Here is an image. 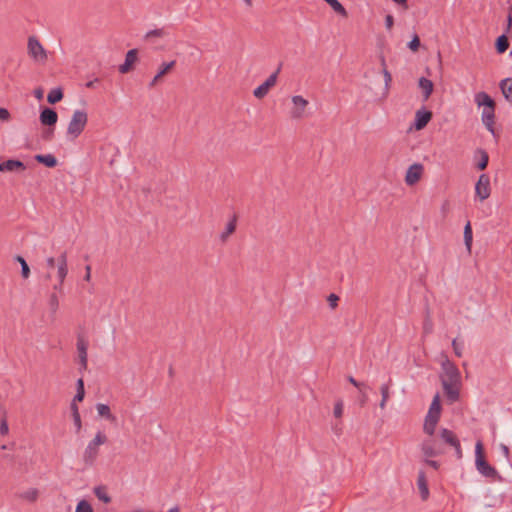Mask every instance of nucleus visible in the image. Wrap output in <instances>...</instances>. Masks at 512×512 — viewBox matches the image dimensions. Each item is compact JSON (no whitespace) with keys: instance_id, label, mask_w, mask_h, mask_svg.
Instances as JSON below:
<instances>
[{"instance_id":"f257e3e1","label":"nucleus","mask_w":512,"mask_h":512,"mask_svg":"<svg viewBox=\"0 0 512 512\" xmlns=\"http://www.w3.org/2000/svg\"><path fill=\"white\" fill-rule=\"evenodd\" d=\"M440 381L447 399L454 403L460 397V389L462 386L461 373L458 367L444 356L441 361Z\"/></svg>"},{"instance_id":"f03ea898","label":"nucleus","mask_w":512,"mask_h":512,"mask_svg":"<svg viewBox=\"0 0 512 512\" xmlns=\"http://www.w3.org/2000/svg\"><path fill=\"white\" fill-rule=\"evenodd\" d=\"M47 273L45 275L46 280L52 279V270H56L57 283L53 286L55 291L59 293L63 292V284L68 275V259L67 252L63 251L58 258L48 257L46 259Z\"/></svg>"},{"instance_id":"7ed1b4c3","label":"nucleus","mask_w":512,"mask_h":512,"mask_svg":"<svg viewBox=\"0 0 512 512\" xmlns=\"http://www.w3.org/2000/svg\"><path fill=\"white\" fill-rule=\"evenodd\" d=\"M475 103L478 107H483L481 119L484 126L489 132L494 134L495 123V102L486 92H478L475 94Z\"/></svg>"},{"instance_id":"20e7f679","label":"nucleus","mask_w":512,"mask_h":512,"mask_svg":"<svg viewBox=\"0 0 512 512\" xmlns=\"http://www.w3.org/2000/svg\"><path fill=\"white\" fill-rule=\"evenodd\" d=\"M107 441L108 438L104 432L98 431L95 434L94 438L88 442L87 446L82 452L81 461L84 467L89 468L95 464L99 456L100 446L105 444Z\"/></svg>"},{"instance_id":"39448f33","label":"nucleus","mask_w":512,"mask_h":512,"mask_svg":"<svg viewBox=\"0 0 512 512\" xmlns=\"http://www.w3.org/2000/svg\"><path fill=\"white\" fill-rule=\"evenodd\" d=\"M475 465L478 472L484 477L491 478L493 480L501 479L497 470L486 461L481 441H477L475 445Z\"/></svg>"},{"instance_id":"423d86ee","label":"nucleus","mask_w":512,"mask_h":512,"mask_svg":"<svg viewBox=\"0 0 512 512\" xmlns=\"http://www.w3.org/2000/svg\"><path fill=\"white\" fill-rule=\"evenodd\" d=\"M88 122V114L84 110H75L67 127V137L75 140L84 131Z\"/></svg>"},{"instance_id":"0eeeda50","label":"nucleus","mask_w":512,"mask_h":512,"mask_svg":"<svg viewBox=\"0 0 512 512\" xmlns=\"http://www.w3.org/2000/svg\"><path fill=\"white\" fill-rule=\"evenodd\" d=\"M309 101L301 95L291 97V107L289 109V118L293 121H299L308 116L307 109Z\"/></svg>"},{"instance_id":"6e6552de","label":"nucleus","mask_w":512,"mask_h":512,"mask_svg":"<svg viewBox=\"0 0 512 512\" xmlns=\"http://www.w3.org/2000/svg\"><path fill=\"white\" fill-rule=\"evenodd\" d=\"M28 55L38 63H45L47 53L40 41L35 36H30L27 43Z\"/></svg>"},{"instance_id":"1a4fd4ad","label":"nucleus","mask_w":512,"mask_h":512,"mask_svg":"<svg viewBox=\"0 0 512 512\" xmlns=\"http://www.w3.org/2000/svg\"><path fill=\"white\" fill-rule=\"evenodd\" d=\"M420 448L426 458L437 457L444 453L442 446L433 438L425 439Z\"/></svg>"},{"instance_id":"9d476101","label":"nucleus","mask_w":512,"mask_h":512,"mask_svg":"<svg viewBox=\"0 0 512 512\" xmlns=\"http://www.w3.org/2000/svg\"><path fill=\"white\" fill-rule=\"evenodd\" d=\"M279 71L280 68L272 73L261 85L254 89L253 95L255 98L263 99L269 93L270 89L276 85Z\"/></svg>"},{"instance_id":"9b49d317","label":"nucleus","mask_w":512,"mask_h":512,"mask_svg":"<svg viewBox=\"0 0 512 512\" xmlns=\"http://www.w3.org/2000/svg\"><path fill=\"white\" fill-rule=\"evenodd\" d=\"M424 174V166L421 163H413L410 165L405 174V183L407 186L417 184Z\"/></svg>"},{"instance_id":"f8f14e48","label":"nucleus","mask_w":512,"mask_h":512,"mask_svg":"<svg viewBox=\"0 0 512 512\" xmlns=\"http://www.w3.org/2000/svg\"><path fill=\"white\" fill-rule=\"evenodd\" d=\"M440 437L446 444L452 446L455 450L456 457L461 459L463 456L462 448L459 439L455 433L449 429L443 428L440 431Z\"/></svg>"},{"instance_id":"ddd939ff","label":"nucleus","mask_w":512,"mask_h":512,"mask_svg":"<svg viewBox=\"0 0 512 512\" xmlns=\"http://www.w3.org/2000/svg\"><path fill=\"white\" fill-rule=\"evenodd\" d=\"M476 196L481 200H486L491 193L490 178L487 174H481L475 185Z\"/></svg>"},{"instance_id":"4468645a","label":"nucleus","mask_w":512,"mask_h":512,"mask_svg":"<svg viewBox=\"0 0 512 512\" xmlns=\"http://www.w3.org/2000/svg\"><path fill=\"white\" fill-rule=\"evenodd\" d=\"M432 119V112L426 109H419L415 113L414 128L420 131L426 127Z\"/></svg>"},{"instance_id":"2eb2a0df","label":"nucleus","mask_w":512,"mask_h":512,"mask_svg":"<svg viewBox=\"0 0 512 512\" xmlns=\"http://www.w3.org/2000/svg\"><path fill=\"white\" fill-rule=\"evenodd\" d=\"M175 65H176L175 60H172L170 62H163L159 66V70H158L157 74L153 77V79L150 81L148 86L150 88L155 87L159 83L161 78L164 77L165 75H167L175 67Z\"/></svg>"},{"instance_id":"dca6fc26","label":"nucleus","mask_w":512,"mask_h":512,"mask_svg":"<svg viewBox=\"0 0 512 512\" xmlns=\"http://www.w3.org/2000/svg\"><path fill=\"white\" fill-rule=\"evenodd\" d=\"M138 60V50L137 49H131L126 53L125 61L123 64L119 66V72L122 74L128 73L131 69L133 64L136 63Z\"/></svg>"},{"instance_id":"f3484780","label":"nucleus","mask_w":512,"mask_h":512,"mask_svg":"<svg viewBox=\"0 0 512 512\" xmlns=\"http://www.w3.org/2000/svg\"><path fill=\"white\" fill-rule=\"evenodd\" d=\"M25 169V164L20 160L9 159L0 163V172H21Z\"/></svg>"},{"instance_id":"a211bd4d","label":"nucleus","mask_w":512,"mask_h":512,"mask_svg":"<svg viewBox=\"0 0 512 512\" xmlns=\"http://www.w3.org/2000/svg\"><path fill=\"white\" fill-rule=\"evenodd\" d=\"M40 122L45 126H54L58 121V114L51 108H44L40 112Z\"/></svg>"},{"instance_id":"6ab92c4d","label":"nucleus","mask_w":512,"mask_h":512,"mask_svg":"<svg viewBox=\"0 0 512 512\" xmlns=\"http://www.w3.org/2000/svg\"><path fill=\"white\" fill-rule=\"evenodd\" d=\"M77 351L80 362V370H86L88 365L87 343L83 339H78Z\"/></svg>"},{"instance_id":"aec40b11","label":"nucleus","mask_w":512,"mask_h":512,"mask_svg":"<svg viewBox=\"0 0 512 512\" xmlns=\"http://www.w3.org/2000/svg\"><path fill=\"white\" fill-rule=\"evenodd\" d=\"M417 486L420 491L422 500H426L429 496V489L427 485L426 475L424 471H419L417 478Z\"/></svg>"},{"instance_id":"412c9836","label":"nucleus","mask_w":512,"mask_h":512,"mask_svg":"<svg viewBox=\"0 0 512 512\" xmlns=\"http://www.w3.org/2000/svg\"><path fill=\"white\" fill-rule=\"evenodd\" d=\"M418 85L422 90L424 100H427L433 92V82L425 77H421L418 81Z\"/></svg>"},{"instance_id":"4be33fe9","label":"nucleus","mask_w":512,"mask_h":512,"mask_svg":"<svg viewBox=\"0 0 512 512\" xmlns=\"http://www.w3.org/2000/svg\"><path fill=\"white\" fill-rule=\"evenodd\" d=\"M439 419L440 418L436 417H425L423 430L429 436V438H432V436L434 435Z\"/></svg>"},{"instance_id":"5701e85b","label":"nucleus","mask_w":512,"mask_h":512,"mask_svg":"<svg viewBox=\"0 0 512 512\" xmlns=\"http://www.w3.org/2000/svg\"><path fill=\"white\" fill-rule=\"evenodd\" d=\"M39 490L37 488H28L25 491L19 493L18 497L29 503H34L39 498Z\"/></svg>"},{"instance_id":"b1692460","label":"nucleus","mask_w":512,"mask_h":512,"mask_svg":"<svg viewBox=\"0 0 512 512\" xmlns=\"http://www.w3.org/2000/svg\"><path fill=\"white\" fill-rule=\"evenodd\" d=\"M440 415H441L440 396H439V394H436L433 397L432 403L429 407V410H428V413L426 416L440 418Z\"/></svg>"},{"instance_id":"393cba45","label":"nucleus","mask_w":512,"mask_h":512,"mask_svg":"<svg viewBox=\"0 0 512 512\" xmlns=\"http://www.w3.org/2000/svg\"><path fill=\"white\" fill-rule=\"evenodd\" d=\"M500 89L504 98L512 102V78H505L500 82Z\"/></svg>"},{"instance_id":"a878e982","label":"nucleus","mask_w":512,"mask_h":512,"mask_svg":"<svg viewBox=\"0 0 512 512\" xmlns=\"http://www.w3.org/2000/svg\"><path fill=\"white\" fill-rule=\"evenodd\" d=\"M391 383H392V380L389 379V381L387 383H384L380 386V393H381L382 399L379 403V407L381 409H385L386 404L389 400Z\"/></svg>"},{"instance_id":"bb28decb","label":"nucleus","mask_w":512,"mask_h":512,"mask_svg":"<svg viewBox=\"0 0 512 512\" xmlns=\"http://www.w3.org/2000/svg\"><path fill=\"white\" fill-rule=\"evenodd\" d=\"M35 160L49 168L55 167L57 165V159L52 154H38L35 156Z\"/></svg>"},{"instance_id":"cd10ccee","label":"nucleus","mask_w":512,"mask_h":512,"mask_svg":"<svg viewBox=\"0 0 512 512\" xmlns=\"http://www.w3.org/2000/svg\"><path fill=\"white\" fill-rule=\"evenodd\" d=\"M57 292L58 291H55L53 289V292L49 295V298H48V307H49L52 317H55V315L59 309V305H60Z\"/></svg>"},{"instance_id":"c85d7f7f","label":"nucleus","mask_w":512,"mask_h":512,"mask_svg":"<svg viewBox=\"0 0 512 512\" xmlns=\"http://www.w3.org/2000/svg\"><path fill=\"white\" fill-rule=\"evenodd\" d=\"M97 413L100 417H103L109 421H115V416L111 413V409L107 404L98 403L96 405Z\"/></svg>"},{"instance_id":"c756f323","label":"nucleus","mask_w":512,"mask_h":512,"mask_svg":"<svg viewBox=\"0 0 512 512\" xmlns=\"http://www.w3.org/2000/svg\"><path fill=\"white\" fill-rule=\"evenodd\" d=\"M236 230V218L233 217L227 225L225 230L221 233L220 239L222 242H226L230 235H232Z\"/></svg>"},{"instance_id":"7c9ffc66","label":"nucleus","mask_w":512,"mask_h":512,"mask_svg":"<svg viewBox=\"0 0 512 512\" xmlns=\"http://www.w3.org/2000/svg\"><path fill=\"white\" fill-rule=\"evenodd\" d=\"M472 240L473 234L471 224L470 222H467L464 227V243L469 253L471 252Z\"/></svg>"},{"instance_id":"2f4dec72","label":"nucleus","mask_w":512,"mask_h":512,"mask_svg":"<svg viewBox=\"0 0 512 512\" xmlns=\"http://www.w3.org/2000/svg\"><path fill=\"white\" fill-rule=\"evenodd\" d=\"M324 1L326 3H328L337 14H339L343 17L348 16L347 10L344 8V6L338 0H324Z\"/></svg>"},{"instance_id":"473e14b6","label":"nucleus","mask_w":512,"mask_h":512,"mask_svg":"<svg viewBox=\"0 0 512 512\" xmlns=\"http://www.w3.org/2000/svg\"><path fill=\"white\" fill-rule=\"evenodd\" d=\"M95 496L104 503H110L111 497L108 495L106 488L103 486H98L94 488Z\"/></svg>"},{"instance_id":"72a5a7b5","label":"nucleus","mask_w":512,"mask_h":512,"mask_svg":"<svg viewBox=\"0 0 512 512\" xmlns=\"http://www.w3.org/2000/svg\"><path fill=\"white\" fill-rule=\"evenodd\" d=\"M63 98V92L60 88L52 89L47 96V101L50 104H55L59 101H61Z\"/></svg>"},{"instance_id":"f704fd0d","label":"nucleus","mask_w":512,"mask_h":512,"mask_svg":"<svg viewBox=\"0 0 512 512\" xmlns=\"http://www.w3.org/2000/svg\"><path fill=\"white\" fill-rule=\"evenodd\" d=\"M509 46L508 38L505 35H501L496 40V49L498 53H504Z\"/></svg>"},{"instance_id":"c9c22d12","label":"nucleus","mask_w":512,"mask_h":512,"mask_svg":"<svg viewBox=\"0 0 512 512\" xmlns=\"http://www.w3.org/2000/svg\"><path fill=\"white\" fill-rule=\"evenodd\" d=\"M15 260L21 265V275L24 279H28L30 276V268L26 262V260L22 256H16Z\"/></svg>"},{"instance_id":"e433bc0d","label":"nucleus","mask_w":512,"mask_h":512,"mask_svg":"<svg viewBox=\"0 0 512 512\" xmlns=\"http://www.w3.org/2000/svg\"><path fill=\"white\" fill-rule=\"evenodd\" d=\"M84 396H85L84 381L82 378H80L77 381V393L74 396V402L83 401Z\"/></svg>"},{"instance_id":"4c0bfd02","label":"nucleus","mask_w":512,"mask_h":512,"mask_svg":"<svg viewBox=\"0 0 512 512\" xmlns=\"http://www.w3.org/2000/svg\"><path fill=\"white\" fill-rule=\"evenodd\" d=\"M477 153L480 155V161L477 163V168L479 170L486 169L489 161V156L486 151L479 149Z\"/></svg>"},{"instance_id":"58836bf2","label":"nucleus","mask_w":512,"mask_h":512,"mask_svg":"<svg viewBox=\"0 0 512 512\" xmlns=\"http://www.w3.org/2000/svg\"><path fill=\"white\" fill-rule=\"evenodd\" d=\"M75 512H93L92 506L86 500H81L77 504Z\"/></svg>"},{"instance_id":"ea45409f","label":"nucleus","mask_w":512,"mask_h":512,"mask_svg":"<svg viewBox=\"0 0 512 512\" xmlns=\"http://www.w3.org/2000/svg\"><path fill=\"white\" fill-rule=\"evenodd\" d=\"M452 347L455 355L457 357H462L463 355V345L457 341V339H453Z\"/></svg>"},{"instance_id":"a19ab883","label":"nucleus","mask_w":512,"mask_h":512,"mask_svg":"<svg viewBox=\"0 0 512 512\" xmlns=\"http://www.w3.org/2000/svg\"><path fill=\"white\" fill-rule=\"evenodd\" d=\"M165 35L166 32L164 31V29H154L147 32L145 37L148 39L151 37H164Z\"/></svg>"},{"instance_id":"79ce46f5","label":"nucleus","mask_w":512,"mask_h":512,"mask_svg":"<svg viewBox=\"0 0 512 512\" xmlns=\"http://www.w3.org/2000/svg\"><path fill=\"white\" fill-rule=\"evenodd\" d=\"M333 413H334V416L336 418H341L342 415H343V403L341 400L337 401L334 405V410H333Z\"/></svg>"},{"instance_id":"37998d69","label":"nucleus","mask_w":512,"mask_h":512,"mask_svg":"<svg viewBox=\"0 0 512 512\" xmlns=\"http://www.w3.org/2000/svg\"><path fill=\"white\" fill-rule=\"evenodd\" d=\"M9 431L6 415L0 417V434L6 435Z\"/></svg>"},{"instance_id":"c03bdc74","label":"nucleus","mask_w":512,"mask_h":512,"mask_svg":"<svg viewBox=\"0 0 512 512\" xmlns=\"http://www.w3.org/2000/svg\"><path fill=\"white\" fill-rule=\"evenodd\" d=\"M408 47L412 51H417L420 47V39L417 35H415L412 40L408 43Z\"/></svg>"},{"instance_id":"a18cd8bd","label":"nucleus","mask_w":512,"mask_h":512,"mask_svg":"<svg viewBox=\"0 0 512 512\" xmlns=\"http://www.w3.org/2000/svg\"><path fill=\"white\" fill-rule=\"evenodd\" d=\"M328 303H329V306L332 308V309H335L338 305V301H339V297L336 295V294H330L328 296Z\"/></svg>"},{"instance_id":"49530a36","label":"nucleus","mask_w":512,"mask_h":512,"mask_svg":"<svg viewBox=\"0 0 512 512\" xmlns=\"http://www.w3.org/2000/svg\"><path fill=\"white\" fill-rule=\"evenodd\" d=\"M382 73H383V76H384L385 88L389 89L390 83L392 81V76H391L390 72L387 70V68H384L382 70Z\"/></svg>"},{"instance_id":"de8ad7c7","label":"nucleus","mask_w":512,"mask_h":512,"mask_svg":"<svg viewBox=\"0 0 512 512\" xmlns=\"http://www.w3.org/2000/svg\"><path fill=\"white\" fill-rule=\"evenodd\" d=\"M10 118V112L6 108H0V121L8 122Z\"/></svg>"},{"instance_id":"09e8293b","label":"nucleus","mask_w":512,"mask_h":512,"mask_svg":"<svg viewBox=\"0 0 512 512\" xmlns=\"http://www.w3.org/2000/svg\"><path fill=\"white\" fill-rule=\"evenodd\" d=\"M393 25H394V18H393V16L390 15V14L386 15V17H385V27L388 30H390V29H392Z\"/></svg>"},{"instance_id":"8fccbe9b","label":"nucleus","mask_w":512,"mask_h":512,"mask_svg":"<svg viewBox=\"0 0 512 512\" xmlns=\"http://www.w3.org/2000/svg\"><path fill=\"white\" fill-rule=\"evenodd\" d=\"M499 448L503 454V456L505 457L506 461L509 462V455H510V452H509V448L507 445L505 444H500L499 445Z\"/></svg>"},{"instance_id":"3c124183","label":"nucleus","mask_w":512,"mask_h":512,"mask_svg":"<svg viewBox=\"0 0 512 512\" xmlns=\"http://www.w3.org/2000/svg\"><path fill=\"white\" fill-rule=\"evenodd\" d=\"M72 417H73V421H74L77 431H80L82 428V421H81L80 414L74 415Z\"/></svg>"},{"instance_id":"603ef678","label":"nucleus","mask_w":512,"mask_h":512,"mask_svg":"<svg viewBox=\"0 0 512 512\" xmlns=\"http://www.w3.org/2000/svg\"><path fill=\"white\" fill-rule=\"evenodd\" d=\"M348 381L358 389H361L365 386L363 383H360L357 380H355L352 376L348 377Z\"/></svg>"},{"instance_id":"864d4df0","label":"nucleus","mask_w":512,"mask_h":512,"mask_svg":"<svg viewBox=\"0 0 512 512\" xmlns=\"http://www.w3.org/2000/svg\"><path fill=\"white\" fill-rule=\"evenodd\" d=\"M424 462H425V464L431 466L435 470H437L439 468V462H437L435 460H429L428 458L425 457Z\"/></svg>"},{"instance_id":"5fc2aeb1","label":"nucleus","mask_w":512,"mask_h":512,"mask_svg":"<svg viewBox=\"0 0 512 512\" xmlns=\"http://www.w3.org/2000/svg\"><path fill=\"white\" fill-rule=\"evenodd\" d=\"M423 329H424V332H425L426 334L431 333V332H432V323H431V321L427 320V321L424 323V327H423Z\"/></svg>"},{"instance_id":"6e6d98bb","label":"nucleus","mask_w":512,"mask_h":512,"mask_svg":"<svg viewBox=\"0 0 512 512\" xmlns=\"http://www.w3.org/2000/svg\"><path fill=\"white\" fill-rule=\"evenodd\" d=\"M360 392H361L360 405L363 407L367 403L368 397H367V394L362 391V389H360Z\"/></svg>"},{"instance_id":"4d7b16f0","label":"nucleus","mask_w":512,"mask_h":512,"mask_svg":"<svg viewBox=\"0 0 512 512\" xmlns=\"http://www.w3.org/2000/svg\"><path fill=\"white\" fill-rule=\"evenodd\" d=\"M85 271H86V274L84 276V280L85 281H90V279H91V267H90V265H87L85 267Z\"/></svg>"},{"instance_id":"13d9d810","label":"nucleus","mask_w":512,"mask_h":512,"mask_svg":"<svg viewBox=\"0 0 512 512\" xmlns=\"http://www.w3.org/2000/svg\"><path fill=\"white\" fill-rule=\"evenodd\" d=\"M70 408H71V411H72V416L77 415V414H80V413H79V409H78V406H77L76 402H74V401H73V402L71 403V407H70Z\"/></svg>"},{"instance_id":"bf43d9fd","label":"nucleus","mask_w":512,"mask_h":512,"mask_svg":"<svg viewBox=\"0 0 512 512\" xmlns=\"http://www.w3.org/2000/svg\"><path fill=\"white\" fill-rule=\"evenodd\" d=\"M34 96L38 99V100H41L43 98V90L41 88H37L34 90Z\"/></svg>"},{"instance_id":"052dcab7","label":"nucleus","mask_w":512,"mask_h":512,"mask_svg":"<svg viewBox=\"0 0 512 512\" xmlns=\"http://www.w3.org/2000/svg\"><path fill=\"white\" fill-rule=\"evenodd\" d=\"M99 82V79L98 78H95L94 80H91L89 82L86 83V87L87 88H94L95 87V84Z\"/></svg>"},{"instance_id":"680f3d73","label":"nucleus","mask_w":512,"mask_h":512,"mask_svg":"<svg viewBox=\"0 0 512 512\" xmlns=\"http://www.w3.org/2000/svg\"><path fill=\"white\" fill-rule=\"evenodd\" d=\"M393 2L399 4V5H404L405 8H407V0H392Z\"/></svg>"},{"instance_id":"e2e57ef3","label":"nucleus","mask_w":512,"mask_h":512,"mask_svg":"<svg viewBox=\"0 0 512 512\" xmlns=\"http://www.w3.org/2000/svg\"><path fill=\"white\" fill-rule=\"evenodd\" d=\"M512 27V15L509 14L507 18V29L509 30Z\"/></svg>"},{"instance_id":"0e129e2a","label":"nucleus","mask_w":512,"mask_h":512,"mask_svg":"<svg viewBox=\"0 0 512 512\" xmlns=\"http://www.w3.org/2000/svg\"><path fill=\"white\" fill-rule=\"evenodd\" d=\"M246 7L251 8L253 6V0H243Z\"/></svg>"},{"instance_id":"69168bd1","label":"nucleus","mask_w":512,"mask_h":512,"mask_svg":"<svg viewBox=\"0 0 512 512\" xmlns=\"http://www.w3.org/2000/svg\"><path fill=\"white\" fill-rule=\"evenodd\" d=\"M381 66H382V70H383L384 68H386V63H385V59H384V57H382V58H381Z\"/></svg>"},{"instance_id":"338daca9","label":"nucleus","mask_w":512,"mask_h":512,"mask_svg":"<svg viewBox=\"0 0 512 512\" xmlns=\"http://www.w3.org/2000/svg\"><path fill=\"white\" fill-rule=\"evenodd\" d=\"M168 512H179V508L173 507V508L169 509Z\"/></svg>"},{"instance_id":"774afa93","label":"nucleus","mask_w":512,"mask_h":512,"mask_svg":"<svg viewBox=\"0 0 512 512\" xmlns=\"http://www.w3.org/2000/svg\"><path fill=\"white\" fill-rule=\"evenodd\" d=\"M1 449H7V446L6 445H2Z\"/></svg>"}]
</instances>
